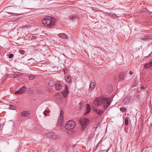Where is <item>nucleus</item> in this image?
I'll return each instance as SVG.
<instances>
[{"label": "nucleus", "instance_id": "1", "mask_svg": "<svg viewBox=\"0 0 152 152\" xmlns=\"http://www.w3.org/2000/svg\"><path fill=\"white\" fill-rule=\"evenodd\" d=\"M111 99L108 97L96 98L94 102V104L96 106L103 105V108L106 109L110 105Z\"/></svg>", "mask_w": 152, "mask_h": 152}, {"label": "nucleus", "instance_id": "2", "mask_svg": "<svg viewBox=\"0 0 152 152\" xmlns=\"http://www.w3.org/2000/svg\"><path fill=\"white\" fill-rule=\"evenodd\" d=\"M42 23L48 28H52L55 24V19L53 18H45L42 19Z\"/></svg>", "mask_w": 152, "mask_h": 152}, {"label": "nucleus", "instance_id": "3", "mask_svg": "<svg viewBox=\"0 0 152 152\" xmlns=\"http://www.w3.org/2000/svg\"><path fill=\"white\" fill-rule=\"evenodd\" d=\"M89 119L87 118H83L79 119V122L81 125L82 131H84L86 128L89 123Z\"/></svg>", "mask_w": 152, "mask_h": 152}, {"label": "nucleus", "instance_id": "4", "mask_svg": "<svg viewBox=\"0 0 152 152\" xmlns=\"http://www.w3.org/2000/svg\"><path fill=\"white\" fill-rule=\"evenodd\" d=\"M76 123L73 120H70L67 122L65 125V128L67 129H72L76 126Z\"/></svg>", "mask_w": 152, "mask_h": 152}, {"label": "nucleus", "instance_id": "5", "mask_svg": "<svg viewBox=\"0 0 152 152\" xmlns=\"http://www.w3.org/2000/svg\"><path fill=\"white\" fill-rule=\"evenodd\" d=\"M63 115L64 112L63 110H61L60 116L59 117L57 124L58 126H61L63 125Z\"/></svg>", "mask_w": 152, "mask_h": 152}, {"label": "nucleus", "instance_id": "6", "mask_svg": "<svg viewBox=\"0 0 152 152\" xmlns=\"http://www.w3.org/2000/svg\"><path fill=\"white\" fill-rule=\"evenodd\" d=\"M126 74L125 72H121L119 74V80L120 82H121L125 80L126 77Z\"/></svg>", "mask_w": 152, "mask_h": 152}, {"label": "nucleus", "instance_id": "7", "mask_svg": "<svg viewBox=\"0 0 152 152\" xmlns=\"http://www.w3.org/2000/svg\"><path fill=\"white\" fill-rule=\"evenodd\" d=\"M26 87L23 86L18 90L16 91L15 92V94H22L24 93L26 91Z\"/></svg>", "mask_w": 152, "mask_h": 152}, {"label": "nucleus", "instance_id": "8", "mask_svg": "<svg viewBox=\"0 0 152 152\" xmlns=\"http://www.w3.org/2000/svg\"><path fill=\"white\" fill-rule=\"evenodd\" d=\"M31 114V112L29 110L24 111L21 113V115L25 117H29Z\"/></svg>", "mask_w": 152, "mask_h": 152}, {"label": "nucleus", "instance_id": "9", "mask_svg": "<svg viewBox=\"0 0 152 152\" xmlns=\"http://www.w3.org/2000/svg\"><path fill=\"white\" fill-rule=\"evenodd\" d=\"M92 108V110H94L95 112L99 115H102L104 113V111L103 110L98 109L94 106H93Z\"/></svg>", "mask_w": 152, "mask_h": 152}, {"label": "nucleus", "instance_id": "10", "mask_svg": "<svg viewBox=\"0 0 152 152\" xmlns=\"http://www.w3.org/2000/svg\"><path fill=\"white\" fill-rule=\"evenodd\" d=\"M96 83L94 80H92L90 84L89 90L91 91L93 90L95 86Z\"/></svg>", "mask_w": 152, "mask_h": 152}, {"label": "nucleus", "instance_id": "11", "mask_svg": "<svg viewBox=\"0 0 152 152\" xmlns=\"http://www.w3.org/2000/svg\"><path fill=\"white\" fill-rule=\"evenodd\" d=\"M113 90V88L112 85L111 84L107 85V91L108 93H111Z\"/></svg>", "mask_w": 152, "mask_h": 152}, {"label": "nucleus", "instance_id": "12", "mask_svg": "<svg viewBox=\"0 0 152 152\" xmlns=\"http://www.w3.org/2000/svg\"><path fill=\"white\" fill-rule=\"evenodd\" d=\"M130 98L129 96H126L123 99V102L125 104H127L130 102Z\"/></svg>", "mask_w": 152, "mask_h": 152}, {"label": "nucleus", "instance_id": "13", "mask_svg": "<svg viewBox=\"0 0 152 152\" xmlns=\"http://www.w3.org/2000/svg\"><path fill=\"white\" fill-rule=\"evenodd\" d=\"M55 86L56 89L57 90H61L62 88L61 84L59 83L55 84Z\"/></svg>", "mask_w": 152, "mask_h": 152}, {"label": "nucleus", "instance_id": "14", "mask_svg": "<svg viewBox=\"0 0 152 152\" xmlns=\"http://www.w3.org/2000/svg\"><path fill=\"white\" fill-rule=\"evenodd\" d=\"M140 39L143 40H149L150 39V37H149L148 36L145 35L140 37Z\"/></svg>", "mask_w": 152, "mask_h": 152}, {"label": "nucleus", "instance_id": "15", "mask_svg": "<svg viewBox=\"0 0 152 152\" xmlns=\"http://www.w3.org/2000/svg\"><path fill=\"white\" fill-rule=\"evenodd\" d=\"M34 60L33 58L28 59L26 64L28 66H31L34 64Z\"/></svg>", "mask_w": 152, "mask_h": 152}, {"label": "nucleus", "instance_id": "16", "mask_svg": "<svg viewBox=\"0 0 152 152\" xmlns=\"http://www.w3.org/2000/svg\"><path fill=\"white\" fill-rule=\"evenodd\" d=\"M79 16L77 14H73L70 15L69 17L72 20H74L75 19L78 17Z\"/></svg>", "mask_w": 152, "mask_h": 152}, {"label": "nucleus", "instance_id": "17", "mask_svg": "<svg viewBox=\"0 0 152 152\" xmlns=\"http://www.w3.org/2000/svg\"><path fill=\"white\" fill-rule=\"evenodd\" d=\"M86 105V110L85 113V114H88L90 112L91 110V107L90 105L88 104H87Z\"/></svg>", "mask_w": 152, "mask_h": 152}, {"label": "nucleus", "instance_id": "18", "mask_svg": "<svg viewBox=\"0 0 152 152\" xmlns=\"http://www.w3.org/2000/svg\"><path fill=\"white\" fill-rule=\"evenodd\" d=\"M58 36L61 38H67L68 36L64 33H59L58 35Z\"/></svg>", "mask_w": 152, "mask_h": 152}, {"label": "nucleus", "instance_id": "19", "mask_svg": "<svg viewBox=\"0 0 152 152\" xmlns=\"http://www.w3.org/2000/svg\"><path fill=\"white\" fill-rule=\"evenodd\" d=\"M28 56H25L23 57L22 58V61L23 62V64H26L27 61L28 60Z\"/></svg>", "mask_w": 152, "mask_h": 152}, {"label": "nucleus", "instance_id": "20", "mask_svg": "<svg viewBox=\"0 0 152 152\" xmlns=\"http://www.w3.org/2000/svg\"><path fill=\"white\" fill-rule=\"evenodd\" d=\"M144 66L146 68H149L152 67V61L148 63L145 64L144 65Z\"/></svg>", "mask_w": 152, "mask_h": 152}, {"label": "nucleus", "instance_id": "21", "mask_svg": "<svg viewBox=\"0 0 152 152\" xmlns=\"http://www.w3.org/2000/svg\"><path fill=\"white\" fill-rule=\"evenodd\" d=\"M13 8V7L12 6H9L6 7L5 10L7 11V12L9 14H12L13 13L10 11H9L11 9H12Z\"/></svg>", "mask_w": 152, "mask_h": 152}, {"label": "nucleus", "instance_id": "22", "mask_svg": "<svg viewBox=\"0 0 152 152\" xmlns=\"http://www.w3.org/2000/svg\"><path fill=\"white\" fill-rule=\"evenodd\" d=\"M50 135H52L51 137V138L52 139H55L57 138L58 137V136L53 132H50Z\"/></svg>", "mask_w": 152, "mask_h": 152}, {"label": "nucleus", "instance_id": "23", "mask_svg": "<svg viewBox=\"0 0 152 152\" xmlns=\"http://www.w3.org/2000/svg\"><path fill=\"white\" fill-rule=\"evenodd\" d=\"M71 77L70 76H67V77H65V80L68 83L70 82L71 81Z\"/></svg>", "mask_w": 152, "mask_h": 152}, {"label": "nucleus", "instance_id": "24", "mask_svg": "<svg viewBox=\"0 0 152 152\" xmlns=\"http://www.w3.org/2000/svg\"><path fill=\"white\" fill-rule=\"evenodd\" d=\"M37 75H31L28 77L29 79L30 80H33L37 77Z\"/></svg>", "mask_w": 152, "mask_h": 152}, {"label": "nucleus", "instance_id": "25", "mask_svg": "<svg viewBox=\"0 0 152 152\" xmlns=\"http://www.w3.org/2000/svg\"><path fill=\"white\" fill-rule=\"evenodd\" d=\"M138 83V80L137 79V78L136 77L135 79V81L134 82L132 83V87L134 86L135 85H137Z\"/></svg>", "mask_w": 152, "mask_h": 152}, {"label": "nucleus", "instance_id": "26", "mask_svg": "<svg viewBox=\"0 0 152 152\" xmlns=\"http://www.w3.org/2000/svg\"><path fill=\"white\" fill-rule=\"evenodd\" d=\"M55 83L53 80H50L48 82V85L50 86H52L54 85Z\"/></svg>", "mask_w": 152, "mask_h": 152}, {"label": "nucleus", "instance_id": "27", "mask_svg": "<svg viewBox=\"0 0 152 152\" xmlns=\"http://www.w3.org/2000/svg\"><path fill=\"white\" fill-rule=\"evenodd\" d=\"M99 142H99V143H98L94 147L93 150V151L92 152H94L96 151V150L97 149L99 145Z\"/></svg>", "mask_w": 152, "mask_h": 152}, {"label": "nucleus", "instance_id": "28", "mask_svg": "<svg viewBox=\"0 0 152 152\" xmlns=\"http://www.w3.org/2000/svg\"><path fill=\"white\" fill-rule=\"evenodd\" d=\"M120 110L122 112H125L127 111V109L124 107H122L120 108Z\"/></svg>", "mask_w": 152, "mask_h": 152}, {"label": "nucleus", "instance_id": "29", "mask_svg": "<svg viewBox=\"0 0 152 152\" xmlns=\"http://www.w3.org/2000/svg\"><path fill=\"white\" fill-rule=\"evenodd\" d=\"M129 124V119L127 118H126L125 120V124L126 125H128Z\"/></svg>", "mask_w": 152, "mask_h": 152}, {"label": "nucleus", "instance_id": "30", "mask_svg": "<svg viewBox=\"0 0 152 152\" xmlns=\"http://www.w3.org/2000/svg\"><path fill=\"white\" fill-rule=\"evenodd\" d=\"M50 112V111L49 110H45L44 113V114L46 116H48V114H49V113Z\"/></svg>", "mask_w": 152, "mask_h": 152}, {"label": "nucleus", "instance_id": "31", "mask_svg": "<svg viewBox=\"0 0 152 152\" xmlns=\"http://www.w3.org/2000/svg\"><path fill=\"white\" fill-rule=\"evenodd\" d=\"M33 93V90L32 88H31L28 91V93L29 94H31Z\"/></svg>", "mask_w": 152, "mask_h": 152}, {"label": "nucleus", "instance_id": "32", "mask_svg": "<svg viewBox=\"0 0 152 152\" xmlns=\"http://www.w3.org/2000/svg\"><path fill=\"white\" fill-rule=\"evenodd\" d=\"M9 107L10 109L11 110H15V106L14 105L10 104L9 105Z\"/></svg>", "mask_w": 152, "mask_h": 152}, {"label": "nucleus", "instance_id": "33", "mask_svg": "<svg viewBox=\"0 0 152 152\" xmlns=\"http://www.w3.org/2000/svg\"><path fill=\"white\" fill-rule=\"evenodd\" d=\"M8 56L9 58H11L14 56L13 54L12 53H9Z\"/></svg>", "mask_w": 152, "mask_h": 152}, {"label": "nucleus", "instance_id": "34", "mask_svg": "<svg viewBox=\"0 0 152 152\" xmlns=\"http://www.w3.org/2000/svg\"><path fill=\"white\" fill-rule=\"evenodd\" d=\"M112 13H113L111 12H106L105 13V14H106V16L107 15L110 16V17H112V15H113Z\"/></svg>", "mask_w": 152, "mask_h": 152}, {"label": "nucleus", "instance_id": "35", "mask_svg": "<svg viewBox=\"0 0 152 152\" xmlns=\"http://www.w3.org/2000/svg\"><path fill=\"white\" fill-rule=\"evenodd\" d=\"M68 93H66V92L63 91V96L64 97H66L67 96Z\"/></svg>", "mask_w": 152, "mask_h": 152}, {"label": "nucleus", "instance_id": "36", "mask_svg": "<svg viewBox=\"0 0 152 152\" xmlns=\"http://www.w3.org/2000/svg\"><path fill=\"white\" fill-rule=\"evenodd\" d=\"M64 91L66 92V93H68V92H69V90H68V88L66 86L65 90Z\"/></svg>", "mask_w": 152, "mask_h": 152}, {"label": "nucleus", "instance_id": "37", "mask_svg": "<svg viewBox=\"0 0 152 152\" xmlns=\"http://www.w3.org/2000/svg\"><path fill=\"white\" fill-rule=\"evenodd\" d=\"M50 132L49 133H46V135L48 137H49L50 138H51V137L52 135H51L50 134Z\"/></svg>", "mask_w": 152, "mask_h": 152}, {"label": "nucleus", "instance_id": "38", "mask_svg": "<svg viewBox=\"0 0 152 152\" xmlns=\"http://www.w3.org/2000/svg\"><path fill=\"white\" fill-rule=\"evenodd\" d=\"M19 52L22 54H24L25 53V51L23 50H19Z\"/></svg>", "mask_w": 152, "mask_h": 152}, {"label": "nucleus", "instance_id": "39", "mask_svg": "<svg viewBox=\"0 0 152 152\" xmlns=\"http://www.w3.org/2000/svg\"><path fill=\"white\" fill-rule=\"evenodd\" d=\"M113 15H112V17H113L114 18H115L117 17H119L118 16L116 15L115 14H114L112 13Z\"/></svg>", "mask_w": 152, "mask_h": 152}, {"label": "nucleus", "instance_id": "40", "mask_svg": "<svg viewBox=\"0 0 152 152\" xmlns=\"http://www.w3.org/2000/svg\"><path fill=\"white\" fill-rule=\"evenodd\" d=\"M83 106L82 105H80L79 107V110H80L83 108Z\"/></svg>", "mask_w": 152, "mask_h": 152}, {"label": "nucleus", "instance_id": "41", "mask_svg": "<svg viewBox=\"0 0 152 152\" xmlns=\"http://www.w3.org/2000/svg\"><path fill=\"white\" fill-rule=\"evenodd\" d=\"M63 71L64 72V74L66 73L67 72V69L65 68L63 69Z\"/></svg>", "mask_w": 152, "mask_h": 152}, {"label": "nucleus", "instance_id": "42", "mask_svg": "<svg viewBox=\"0 0 152 152\" xmlns=\"http://www.w3.org/2000/svg\"><path fill=\"white\" fill-rule=\"evenodd\" d=\"M30 26H27V25H26L25 26H22V27H21V28H28V27H29Z\"/></svg>", "mask_w": 152, "mask_h": 152}, {"label": "nucleus", "instance_id": "43", "mask_svg": "<svg viewBox=\"0 0 152 152\" xmlns=\"http://www.w3.org/2000/svg\"><path fill=\"white\" fill-rule=\"evenodd\" d=\"M141 90H142L140 87L137 88V91L138 92H141Z\"/></svg>", "mask_w": 152, "mask_h": 152}, {"label": "nucleus", "instance_id": "44", "mask_svg": "<svg viewBox=\"0 0 152 152\" xmlns=\"http://www.w3.org/2000/svg\"><path fill=\"white\" fill-rule=\"evenodd\" d=\"M140 88H141V90H142L144 88V87L143 85H141Z\"/></svg>", "mask_w": 152, "mask_h": 152}, {"label": "nucleus", "instance_id": "45", "mask_svg": "<svg viewBox=\"0 0 152 152\" xmlns=\"http://www.w3.org/2000/svg\"><path fill=\"white\" fill-rule=\"evenodd\" d=\"M79 104L80 105H83V106H84L83 103V102H80V103H79Z\"/></svg>", "mask_w": 152, "mask_h": 152}, {"label": "nucleus", "instance_id": "46", "mask_svg": "<svg viewBox=\"0 0 152 152\" xmlns=\"http://www.w3.org/2000/svg\"><path fill=\"white\" fill-rule=\"evenodd\" d=\"M140 95L139 94H137L136 95V97L138 98V99H139L140 97Z\"/></svg>", "mask_w": 152, "mask_h": 152}, {"label": "nucleus", "instance_id": "47", "mask_svg": "<svg viewBox=\"0 0 152 152\" xmlns=\"http://www.w3.org/2000/svg\"><path fill=\"white\" fill-rule=\"evenodd\" d=\"M152 53V52H151V53H150V54H149V55L147 56H146V58H149V57L151 55V54Z\"/></svg>", "mask_w": 152, "mask_h": 152}, {"label": "nucleus", "instance_id": "48", "mask_svg": "<svg viewBox=\"0 0 152 152\" xmlns=\"http://www.w3.org/2000/svg\"><path fill=\"white\" fill-rule=\"evenodd\" d=\"M129 73L130 75H132L133 74V73L131 71H129Z\"/></svg>", "mask_w": 152, "mask_h": 152}, {"label": "nucleus", "instance_id": "49", "mask_svg": "<svg viewBox=\"0 0 152 152\" xmlns=\"http://www.w3.org/2000/svg\"><path fill=\"white\" fill-rule=\"evenodd\" d=\"M22 14H23V13H18V14L17 13V14H15L17 15H20Z\"/></svg>", "mask_w": 152, "mask_h": 152}, {"label": "nucleus", "instance_id": "50", "mask_svg": "<svg viewBox=\"0 0 152 152\" xmlns=\"http://www.w3.org/2000/svg\"><path fill=\"white\" fill-rule=\"evenodd\" d=\"M109 150V149H108V150L106 151V152H107Z\"/></svg>", "mask_w": 152, "mask_h": 152}, {"label": "nucleus", "instance_id": "51", "mask_svg": "<svg viewBox=\"0 0 152 152\" xmlns=\"http://www.w3.org/2000/svg\"><path fill=\"white\" fill-rule=\"evenodd\" d=\"M125 132H127V130H125Z\"/></svg>", "mask_w": 152, "mask_h": 152}, {"label": "nucleus", "instance_id": "52", "mask_svg": "<svg viewBox=\"0 0 152 152\" xmlns=\"http://www.w3.org/2000/svg\"><path fill=\"white\" fill-rule=\"evenodd\" d=\"M125 132H127V130H125Z\"/></svg>", "mask_w": 152, "mask_h": 152}]
</instances>
